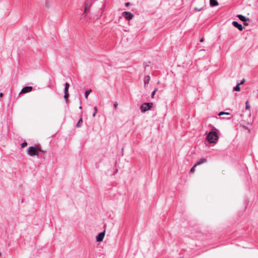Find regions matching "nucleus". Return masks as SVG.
Returning a JSON list of instances; mask_svg holds the SVG:
<instances>
[{
	"label": "nucleus",
	"instance_id": "obj_8",
	"mask_svg": "<svg viewBox=\"0 0 258 258\" xmlns=\"http://www.w3.org/2000/svg\"><path fill=\"white\" fill-rule=\"evenodd\" d=\"M105 235V232H102L100 233L97 236H96V241L98 242L102 241L104 238Z\"/></svg>",
	"mask_w": 258,
	"mask_h": 258
},
{
	"label": "nucleus",
	"instance_id": "obj_29",
	"mask_svg": "<svg viewBox=\"0 0 258 258\" xmlns=\"http://www.w3.org/2000/svg\"><path fill=\"white\" fill-rule=\"evenodd\" d=\"M244 24L245 25H246V26H247V25H248V24H247V23H244Z\"/></svg>",
	"mask_w": 258,
	"mask_h": 258
},
{
	"label": "nucleus",
	"instance_id": "obj_23",
	"mask_svg": "<svg viewBox=\"0 0 258 258\" xmlns=\"http://www.w3.org/2000/svg\"><path fill=\"white\" fill-rule=\"evenodd\" d=\"M118 106V103L117 102H115L114 103V107L115 109H116Z\"/></svg>",
	"mask_w": 258,
	"mask_h": 258
},
{
	"label": "nucleus",
	"instance_id": "obj_7",
	"mask_svg": "<svg viewBox=\"0 0 258 258\" xmlns=\"http://www.w3.org/2000/svg\"><path fill=\"white\" fill-rule=\"evenodd\" d=\"M32 89H33L32 87L27 86V87H24L22 89L20 93H27L28 92H30L31 91H32Z\"/></svg>",
	"mask_w": 258,
	"mask_h": 258
},
{
	"label": "nucleus",
	"instance_id": "obj_13",
	"mask_svg": "<svg viewBox=\"0 0 258 258\" xmlns=\"http://www.w3.org/2000/svg\"><path fill=\"white\" fill-rule=\"evenodd\" d=\"M210 4L211 7H215L218 5V3L216 0H210Z\"/></svg>",
	"mask_w": 258,
	"mask_h": 258
},
{
	"label": "nucleus",
	"instance_id": "obj_12",
	"mask_svg": "<svg viewBox=\"0 0 258 258\" xmlns=\"http://www.w3.org/2000/svg\"><path fill=\"white\" fill-rule=\"evenodd\" d=\"M207 160L206 158H202L199 161H198L196 163H195L196 166L200 165L203 163L206 162Z\"/></svg>",
	"mask_w": 258,
	"mask_h": 258
},
{
	"label": "nucleus",
	"instance_id": "obj_24",
	"mask_svg": "<svg viewBox=\"0 0 258 258\" xmlns=\"http://www.w3.org/2000/svg\"><path fill=\"white\" fill-rule=\"evenodd\" d=\"M244 82H245V80H244V79H243V80L241 81V82H240V83H239V84L240 85V84L241 85V84H244Z\"/></svg>",
	"mask_w": 258,
	"mask_h": 258
},
{
	"label": "nucleus",
	"instance_id": "obj_19",
	"mask_svg": "<svg viewBox=\"0 0 258 258\" xmlns=\"http://www.w3.org/2000/svg\"><path fill=\"white\" fill-rule=\"evenodd\" d=\"M91 92V90H89L85 92V98H88V96L89 95V94Z\"/></svg>",
	"mask_w": 258,
	"mask_h": 258
},
{
	"label": "nucleus",
	"instance_id": "obj_27",
	"mask_svg": "<svg viewBox=\"0 0 258 258\" xmlns=\"http://www.w3.org/2000/svg\"><path fill=\"white\" fill-rule=\"evenodd\" d=\"M201 9H197V8H195V10L196 11H200Z\"/></svg>",
	"mask_w": 258,
	"mask_h": 258
},
{
	"label": "nucleus",
	"instance_id": "obj_3",
	"mask_svg": "<svg viewBox=\"0 0 258 258\" xmlns=\"http://www.w3.org/2000/svg\"><path fill=\"white\" fill-rule=\"evenodd\" d=\"M28 153L30 156H38V151L36 148L31 146L28 149Z\"/></svg>",
	"mask_w": 258,
	"mask_h": 258
},
{
	"label": "nucleus",
	"instance_id": "obj_10",
	"mask_svg": "<svg viewBox=\"0 0 258 258\" xmlns=\"http://www.w3.org/2000/svg\"><path fill=\"white\" fill-rule=\"evenodd\" d=\"M150 81V77L149 76H145L144 78V86L146 87L147 85L149 83Z\"/></svg>",
	"mask_w": 258,
	"mask_h": 258
},
{
	"label": "nucleus",
	"instance_id": "obj_4",
	"mask_svg": "<svg viewBox=\"0 0 258 258\" xmlns=\"http://www.w3.org/2000/svg\"><path fill=\"white\" fill-rule=\"evenodd\" d=\"M93 0H87L85 4L84 13L86 15L89 11L90 8L92 4Z\"/></svg>",
	"mask_w": 258,
	"mask_h": 258
},
{
	"label": "nucleus",
	"instance_id": "obj_30",
	"mask_svg": "<svg viewBox=\"0 0 258 258\" xmlns=\"http://www.w3.org/2000/svg\"><path fill=\"white\" fill-rule=\"evenodd\" d=\"M79 108L82 109V106H80Z\"/></svg>",
	"mask_w": 258,
	"mask_h": 258
},
{
	"label": "nucleus",
	"instance_id": "obj_26",
	"mask_svg": "<svg viewBox=\"0 0 258 258\" xmlns=\"http://www.w3.org/2000/svg\"><path fill=\"white\" fill-rule=\"evenodd\" d=\"M3 93H0V97H3Z\"/></svg>",
	"mask_w": 258,
	"mask_h": 258
},
{
	"label": "nucleus",
	"instance_id": "obj_6",
	"mask_svg": "<svg viewBox=\"0 0 258 258\" xmlns=\"http://www.w3.org/2000/svg\"><path fill=\"white\" fill-rule=\"evenodd\" d=\"M70 87V84L68 83H66L65 84V87H64V98L65 99H67L69 96V93H68V90Z\"/></svg>",
	"mask_w": 258,
	"mask_h": 258
},
{
	"label": "nucleus",
	"instance_id": "obj_25",
	"mask_svg": "<svg viewBox=\"0 0 258 258\" xmlns=\"http://www.w3.org/2000/svg\"><path fill=\"white\" fill-rule=\"evenodd\" d=\"M130 5V3H126L125 4V6H126V7H128Z\"/></svg>",
	"mask_w": 258,
	"mask_h": 258
},
{
	"label": "nucleus",
	"instance_id": "obj_20",
	"mask_svg": "<svg viewBox=\"0 0 258 258\" xmlns=\"http://www.w3.org/2000/svg\"><path fill=\"white\" fill-rule=\"evenodd\" d=\"M230 113H228V112H220L219 113V116H221V115H222L223 114H227V115H229Z\"/></svg>",
	"mask_w": 258,
	"mask_h": 258
},
{
	"label": "nucleus",
	"instance_id": "obj_9",
	"mask_svg": "<svg viewBox=\"0 0 258 258\" xmlns=\"http://www.w3.org/2000/svg\"><path fill=\"white\" fill-rule=\"evenodd\" d=\"M232 25H233L234 27H235L237 28H238L240 31H242V30L243 29V28H244V27L242 26V25L239 24L237 22H236V21H233V22H232Z\"/></svg>",
	"mask_w": 258,
	"mask_h": 258
},
{
	"label": "nucleus",
	"instance_id": "obj_2",
	"mask_svg": "<svg viewBox=\"0 0 258 258\" xmlns=\"http://www.w3.org/2000/svg\"><path fill=\"white\" fill-rule=\"evenodd\" d=\"M153 105V103H144L141 105L140 109L142 112H145L152 108Z\"/></svg>",
	"mask_w": 258,
	"mask_h": 258
},
{
	"label": "nucleus",
	"instance_id": "obj_28",
	"mask_svg": "<svg viewBox=\"0 0 258 258\" xmlns=\"http://www.w3.org/2000/svg\"><path fill=\"white\" fill-rule=\"evenodd\" d=\"M203 41H204L203 39H201L200 40V42H203Z\"/></svg>",
	"mask_w": 258,
	"mask_h": 258
},
{
	"label": "nucleus",
	"instance_id": "obj_17",
	"mask_svg": "<svg viewBox=\"0 0 258 258\" xmlns=\"http://www.w3.org/2000/svg\"><path fill=\"white\" fill-rule=\"evenodd\" d=\"M94 111L92 115L93 117H95L96 115V113H97V111H98V109H97V107H95L94 108Z\"/></svg>",
	"mask_w": 258,
	"mask_h": 258
},
{
	"label": "nucleus",
	"instance_id": "obj_21",
	"mask_svg": "<svg viewBox=\"0 0 258 258\" xmlns=\"http://www.w3.org/2000/svg\"><path fill=\"white\" fill-rule=\"evenodd\" d=\"M197 166H196V164H195L194 166L190 169V172H193L195 171V168L197 167Z\"/></svg>",
	"mask_w": 258,
	"mask_h": 258
},
{
	"label": "nucleus",
	"instance_id": "obj_15",
	"mask_svg": "<svg viewBox=\"0 0 258 258\" xmlns=\"http://www.w3.org/2000/svg\"><path fill=\"white\" fill-rule=\"evenodd\" d=\"M82 123H83L82 118H80L77 124V126L78 127H80V126H81Z\"/></svg>",
	"mask_w": 258,
	"mask_h": 258
},
{
	"label": "nucleus",
	"instance_id": "obj_22",
	"mask_svg": "<svg viewBox=\"0 0 258 258\" xmlns=\"http://www.w3.org/2000/svg\"><path fill=\"white\" fill-rule=\"evenodd\" d=\"M27 145V143L26 142H24L21 144V147L24 148V147H26Z\"/></svg>",
	"mask_w": 258,
	"mask_h": 258
},
{
	"label": "nucleus",
	"instance_id": "obj_14",
	"mask_svg": "<svg viewBox=\"0 0 258 258\" xmlns=\"http://www.w3.org/2000/svg\"><path fill=\"white\" fill-rule=\"evenodd\" d=\"M239 85L240 84L237 83V85L233 88V90L236 91H239L240 90Z\"/></svg>",
	"mask_w": 258,
	"mask_h": 258
},
{
	"label": "nucleus",
	"instance_id": "obj_11",
	"mask_svg": "<svg viewBox=\"0 0 258 258\" xmlns=\"http://www.w3.org/2000/svg\"><path fill=\"white\" fill-rule=\"evenodd\" d=\"M237 17L243 22H245L246 21H249V19L248 18H246L244 16L242 15H238Z\"/></svg>",
	"mask_w": 258,
	"mask_h": 258
},
{
	"label": "nucleus",
	"instance_id": "obj_16",
	"mask_svg": "<svg viewBox=\"0 0 258 258\" xmlns=\"http://www.w3.org/2000/svg\"><path fill=\"white\" fill-rule=\"evenodd\" d=\"M158 91V88H156L154 89V91H153L152 93V95H151V97L152 98H154V95H155L156 92Z\"/></svg>",
	"mask_w": 258,
	"mask_h": 258
},
{
	"label": "nucleus",
	"instance_id": "obj_1",
	"mask_svg": "<svg viewBox=\"0 0 258 258\" xmlns=\"http://www.w3.org/2000/svg\"><path fill=\"white\" fill-rule=\"evenodd\" d=\"M218 130L214 127L211 131H210L207 136L206 139L211 144H216L217 143L219 139Z\"/></svg>",
	"mask_w": 258,
	"mask_h": 258
},
{
	"label": "nucleus",
	"instance_id": "obj_18",
	"mask_svg": "<svg viewBox=\"0 0 258 258\" xmlns=\"http://www.w3.org/2000/svg\"><path fill=\"white\" fill-rule=\"evenodd\" d=\"M250 107V106L249 104V102L248 101H246L245 102V109H249Z\"/></svg>",
	"mask_w": 258,
	"mask_h": 258
},
{
	"label": "nucleus",
	"instance_id": "obj_5",
	"mask_svg": "<svg viewBox=\"0 0 258 258\" xmlns=\"http://www.w3.org/2000/svg\"><path fill=\"white\" fill-rule=\"evenodd\" d=\"M122 16L124 17V18L127 20H132L134 15L131 12H124L122 13Z\"/></svg>",
	"mask_w": 258,
	"mask_h": 258
}]
</instances>
